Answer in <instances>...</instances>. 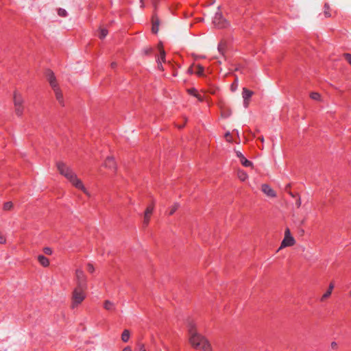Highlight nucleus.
Here are the masks:
<instances>
[{
  "label": "nucleus",
  "instance_id": "obj_1",
  "mask_svg": "<svg viewBox=\"0 0 351 351\" xmlns=\"http://www.w3.org/2000/svg\"><path fill=\"white\" fill-rule=\"evenodd\" d=\"M56 166L60 173L69 180L75 188L82 191L87 196H90V193L84 187L82 182L77 178L76 174L70 167H67L63 162H58Z\"/></svg>",
  "mask_w": 351,
  "mask_h": 351
},
{
  "label": "nucleus",
  "instance_id": "obj_2",
  "mask_svg": "<svg viewBox=\"0 0 351 351\" xmlns=\"http://www.w3.org/2000/svg\"><path fill=\"white\" fill-rule=\"evenodd\" d=\"M189 327V331L191 335L190 343L192 346L195 349L203 351H211L212 347L210 343L204 337L196 332L195 324L191 323Z\"/></svg>",
  "mask_w": 351,
  "mask_h": 351
},
{
  "label": "nucleus",
  "instance_id": "obj_3",
  "mask_svg": "<svg viewBox=\"0 0 351 351\" xmlns=\"http://www.w3.org/2000/svg\"><path fill=\"white\" fill-rule=\"evenodd\" d=\"M87 288L75 287L72 293L71 308H75L86 298Z\"/></svg>",
  "mask_w": 351,
  "mask_h": 351
},
{
  "label": "nucleus",
  "instance_id": "obj_4",
  "mask_svg": "<svg viewBox=\"0 0 351 351\" xmlns=\"http://www.w3.org/2000/svg\"><path fill=\"white\" fill-rule=\"evenodd\" d=\"M76 287L88 288L86 276L82 269H77L75 271Z\"/></svg>",
  "mask_w": 351,
  "mask_h": 351
},
{
  "label": "nucleus",
  "instance_id": "obj_5",
  "mask_svg": "<svg viewBox=\"0 0 351 351\" xmlns=\"http://www.w3.org/2000/svg\"><path fill=\"white\" fill-rule=\"evenodd\" d=\"M213 24L217 28H225L228 25V22L223 18L221 12H216L213 19Z\"/></svg>",
  "mask_w": 351,
  "mask_h": 351
},
{
  "label": "nucleus",
  "instance_id": "obj_6",
  "mask_svg": "<svg viewBox=\"0 0 351 351\" xmlns=\"http://www.w3.org/2000/svg\"><path fill=\"white\" fill-rule=\"evenodd\" d=\"M45 74H46L47 80L49 82L50 86H51L52 88L58 86L56 82V80L54 73L52 71L47 70Z\"/></svg>",
  "mask_w": 351,
  "mask_h": 351
},
{
  "label": "nucleus",
  "instance_id": "obj_7",
  "mask_svg": "<svg viewBox=\"0 0 351 351\" xmlns=\"http://www.w3.org/2000/svg\"><path fill=\"white\" fill-rule=\"evenodd\" d=\"M261 190L266 195L269 197H275L276 196L275 191L270 187L269 185L267 184H262Z\"/></svg>",
  "mask_w": 351,
  "mask_h": 351
},
{
  "label": "nucleus",
  "instance_id": "obj_8",
  "mask_svg": "<svg viewBox=\"0 0 351 351\" xmlns=\"http://www.w3.org/2000/svg\"><path fill=\"white\" fill-rule=\"evenodd\" d=\"M295 239L292 236L285 237L284 239L281 243L280 249L285 247L293 246L295 244Z\"/></svg>",
  "mask_w": 351,
  "mask_h": 351
},
{
  "label": "nucleus",
  "instance_id": "obj_9",
  "mask_svg": "<svg viewBox=\"0 0 351 351\" xmlns=\"http://www.w3.org/2000/svg\"><path fill=\"white\" fill-rule=\"evenodd\" d=\"M104 165L110 169H116V162L114 158L112 156H108L104 161Z\"/></svg>",
  "mask_w": 351,
  "mask_h": 351
},
{
  "label": "nucleus",
  "instance_id": "obj_10",
  "mask_svg": "<svg viewBox=\"0 0 351 351\" xmlns=\"http://www.w3.org/2000/svg\"><path fill=\"white\" fill-rule=\"evenodd\" d=\"M53 90L55 93L56 99L58 101L59 104L62 106H64V102L63 99V95L59 86H57L56 87L53 88Z\"/></svg>",
  "mask_w": 351,
  "mask_h": 351
},
{
  "label": "nucleus",
  "instance_id": "obj_11",
  "mask_svg": "<svg viewBox=\"0 0 351 351\" xmlns=\"http://www.w3.org/2000/svg\"><path fill=\"white\" fill-rule=\"evenodd\" d=\"M38 261L39 263L45 267H48L49 265V260L47 257H45L44 255H42V254L38 255Z\"/></svg>",
  "mask_w": 351,
  "mask_h": 351
},
{
  "label": "nucleus",
  "instance_id": "obj_12",
  "mask_svg": "<svg viewBox=\"0 0 351 351\" xmlns=\"http://www.w3.org/2000/svg\"><path fill=\"white\" fill-rule=\"evenodd\" d=\"M153 25L152 31L154 34H157L158 32L159 20L158 18L153 16L152 18Z\"/></svg>",
  "mask_w": 351,
  "mask_h": 351
},
{
  "label": "nucleus",
  "instance_id": "obj_13",
  "mask_svg": "<svg viewBox=\"0 0 351 351\" xmlns=\"http://www.w3.org/2000/svg\"><path fill=\"white\" fill-rule=\"evenodd\" d=\"M14 105H23V99L21 95L16 92L14 94Z\"/></svg>",
  "mask_w": 351,
  "mask_h": 351
},
{
  "label": "nucleus",
  "instance_id": "obj_14",
  "mask_svg": "<svg viewBox=\"0 0 351 351\" xmlns=\"http://www.w3.org/2000/svg\"><path fill=\"white\" fill-rule=\"evenodd\" d=\"M165 51H164V49H160V57H158L156 60L159 68H160V67L162 68V62H165Z\"/></svg>",
  "mask_w": 351,
  "mask_h": 351
},
{
  "label": "nucleus",
  "instance_id": "obj_15",
  "mask_svg": "<svg viewBox=\"0 0 351 351\" xmlns=\"http://www.w3.org/2000/svg\"><path fill=\"white\" fill-rule=\"evenodd\" d=\"M254 93L252 90H248L247 88H243L242 91V97L243 99H250L253 95Z\"/></svg>",
  "mask_w": 351,
  "mask_h": 351
},
{
  "label": "nucleus",
  "instance_id": "obj_16",
  "mask_svg": "<svg viewBox=\"0 0 351 351\" xmlns=\"http://www.w3.org/2000/svg\"><path fill=\"white\" fill-rule=\"evenodd\" d=\"M187 93L189 95L197 97L199 101H202V97L199 94L197 93V90L196 88H189V89H187Z\"/></svg>",
  "mask_w": 351,
  "mask_h": 351
},
{
  "label": "nucleus",
  "instance_id": "obj_17",
  "mask_svg": "<svg viewBox=\"0 0 351 351\" xmlns=\"http://www.w3.org/2000/svg\"><path fill=\"white\" fill-rule=\"evenodd\" d=\"M130 333L127 329L124 330L121 335V340L123 342H128L130 339Z\"/></svg>",
  "mask_w": 351,
  "mask_h": 351
},
{
  "label": "nucleus",
  "instance_id": "obj_18",
  "mask_svg": "<svg viewBox=\"0 0 351 351\" xmlns=\"http://www.w3.org/2000/svg\"><path fill=\"white\" fill-rule=\"evenodd\" d=\"M237 175H238V178H239V180L243 181V182L246 180L247 178H248V176L246 173V172H245L243 170H239L238 173H237Z\"/></svg>",
  "mask_w": 351,
  "mask_h": 351
},
{
  "label": "nucleus",
  "instance_id": "obj_19",
  "mask_svg": "<svg viewBox=\"0 0 351 351\" xmlns=\"http://www.w3.org/2000/svg\"><path fill=\"white\" fill-rule=\"evenodd\" d=\"M154 209V204L152 203V204L149 205L144 213V215L151 217L152 214L153 213Z\"/></svg>",
  "mask_w": 351,
  "mask_h": 351
},
{
  "label": "nucleus",
  "instance_id": "obj_20",
  "mask_svg": "<svg viewBox=\"0 0 351 351\" xmlns=\"http://www.w3.org/2000/svg\"><path fill=\"white\" fill-rule=\"evenodd\" d=\"M104 307L108 311H112L114 309V304L109 300H106L104 302Z\"/></svg>",
  "mask_w": 351,
  "mask_h": 351
},
{
  "label": "nucleus",
  "instance_id": "obj_21",
  "mask_svg": "<svg viewBox=\"0 0 351 351\" xmlns=\"http://www.w3.org/2000/svg\"><path fill=\"white\" fill-rule=\"evenodd\" d=\"M15 112L17 116L21 117L23 113V105H14Z\"/></svg>",
  "mask_w": 351,
  "mask_h": 351
},
{
  "label": "nucleus",
  "instance_id": "obj_22",
  "mask_svg": "<svg viewBox=\"0 0 351 351\" xmlns=\"http://www.w3.org/2000/svg\"><path fill=\"white\" fill-rule=\"evenodd\" d=\"M204 68L200 64H197L196 66V71H195V73L198 76H203L204 75Z\"/></svg>",
  "mask_w": 351,
  "mask_h": 351
},
{
  "label": "nucleus",
  "instance_id": "obj_23",
  "mask_svg": "<svg viewBox=\"0 0 351 351\" xmlns=\"http://www.w3.org/2000/svg\"><path fill=\"white\" fill-rule=\"evenodd\" d=\"M241 164L246 167H252V162L247 159H246L244 156H242V158H241Z\"/></svg>",
  "mask_w": 351,
  "mask_h": 351
},
{
  "label": "nucleus",
  "instance_id": "obj_24",
  "mask_svg": "<svg viewBox=\"0 0 351 351\" xmlns=\"http://www.w3.org/2000/svg\"><path fill=\"white\" fill-rule=\"evenodd\" d=\"M329 10H330L329 5L328 3H325L324 13V15L326 17L331 16V14L330 13Z\"/></svg>",
  "mask_w": 351,
  "mask_h": 351
},
{
  "label": "nucleus",
  "instance_id": "obj_25",
  "mask_svg": "<svg viewBox=\"0 0 351 351\" xmlns=\"http://www.w3.org/2000/svg\"><path fill=\"white\" fill-rule=\"evenodd\" d=\"M179 208V204L176 203L174 204L171 208H170L169 210V215H173V213L178 210V208Z\"/></svg>",
  "mask_w": 351,
  "mask_h": 351
},
{
  "label": "nucleus",
  "instance_id": "obj_26",
  "mask_svg": "<svg viewBox=\"0 0 351 351\" xmlns=\"http://www.w3.org/2000/svg\"><path fill=\"white\" fill-rule=\"evenodd\" d=\"M108 35V30L106 29H101L99 32V37L100 39H104Z\"/></svg>",
  "mask_w": 351,
  "mask_h": 351
},
{
  "label": "nucleus",
  "instance_id": "obj_27",
  "mask_svg": "<svg viewBox=\"0 0 351 351\" xmlns=\"http://www.w3.org/2000/svg\"><path fill=\"white\" fill-rule=\"evenodd\" d=\"M58 14L61 17H66L67 16V12L63 8H59L58 10Z\"/></svg>",
  "mask_w": 351,
  "mask_h": 351
},
{
  "label": "nucleus",
  "instance_id": "obj_28",
  "mask_svg": "<svg viewBox=\"0 0 351 351\" xmlns=\"http://www.w3.org/2000/svg\"><path fill=\"white\" fill-rule=\"evenodd\" d=\"M13 206V204L11 202H7L3 204V210H10Z\"/></svg>",
  "mask_w": 351,
  "mask_h": 351
},
{
  "label": "nucleus",
  "instance_id": "obj_29",
  "mask_svg": "<svg viewBox=\"0 0 351 351\" xmlns=\"http://www.w3.org/2000/svg\"><path fill=\"white\" fill-rule=\"evenodd\" d=\"M310 97L313 100H319L320 99V95L315 92L311 93Z\"/></svg>",
  "mask_w": 351,
  "mask_h": 351
},
{
  "label": "nucleus",
  "instance_id": "obj_30",
  "mask_svg": "<svg viewBox=\"0 0 351 351\" xmlns=\"http://www.w3.org/2000/svg\"><path fill=\"white\" fill-rule=\"evenodd\" d=\"M238 86V79L236 78L234 82L231 84V90L232 91H235Z\"/></svg>",
  "mask_w": 351,
  "mask_h": 351
},
{
  "label": "nucleus",
  "instance_id": "obj_31",
  "mask_svg": "<svg viewBox=\"0 0 351 351\" xmlns=\"http://www.w3.org/2000/svg\"><path fill=\"white\" fill-rule=\"evenodd\" d=\"M43 252L47 255H51L53 253V251L51 247H45L43 248Z\"/></svg>",
  "mask_w": 351,
  "mask_h": 351
},
{
  "label": "nucleus",
  "instance_id": "obj_32",
  "mask_svg": "<svg viewBox=\"0 0 351 351\" xmlns=\"http://www.w3.org/2000/svg\"><path fill=\"white\" fill-rule=\"evenodd\" d=\"M152 51H153V49L152 47H147L143 50V53L145 55H149L152 52Z\"/></svg>",
  "mask_w": 351,
  "mask_h": 351
},
{
  "label": "nucleus",
  "instance_id": "obj_33",
  "mask_svg": "<svg viewBox=\"0 0 351 351\" xmlns=\"http://www.w3.org/2000/svg\"><path fill=\"white\" fill-rule=\"evenodd\" d=\"M151 217L144 215L143 226H147L149 224Z\"/></svg>",
  "mask_w": 351,
  "mask_h": 351
},
{
  "label": "nucleus",
  "instance_id": "obj_34",
  "mask_svg": "<svg viewBox=\"0 0 351 351\" xmlns=\"http://www.w3.org/2000/svg\"><path fill=\"white\" fill-rule=\"evenodd\" d=\"M87 270L90 273H93L95 271L94 266L91 263L87 264Z\"/></svg>",
  "mask_w": 351,
  "mask_h": 351
},
{
  "label": "nucleus",
  "instance_id": "obj_35",
  "mask_svg": "<svg viewBox=\"0 0 351 351\" xmlns=\"http://www.w3.org/2000/svg\"><path fill=\"white\" fill-rule=\"evenodd\" d=\"M331 295V293L330 291H328L322 295L321 300L324 301L326 298H328Z\"/></svg>",
  "mask_w": 351,
  "mask_h": 351
},
{
  "label": "nucleus",
  "instance_id": "obj_36",
  "mask_svg": "<svg viewBox=\"0 0 351 351\" xmlns=\"http://www.w3.org/2000/svg\"><path fill=\"white\" fill-rule=\"evenodd\" d=\"M344 57H345L346 60L351 64V54L345 53Z\"/></svg>",
  "mask_w": 351,
  "mask_h": 351
},
{
  "label": "nucleus",
  "instance_id": "obj_37",
  "mask_svg": "<svg viewBox=\"0 0 351 351\" xmlns=\"http://www.w3.org/2000/svg\"><path fill=\"white\" fill-rule=\"evenodd\" d=\"M6 241L5 237L0 232V243H5Z\"/></svg>",
  "mask_w": 351,
  "mask_h": 351
},
{
  "label": "nucleus",
  "instance_id": "obj_38",
  "mask_svg": "<svg viewBox=\"0 0 351 351\" xmlns=\"http://www.w3.org/2000/svg\"><path fill=\"white\" fill-rule=\"evenodd\" d=\"M223 49H224V45L222 43H219L218 45V50L219 51V52L223 53Z\"/></svg>",
  "mask_w": 351,
  "mask_h": 351
},
{
  "label": "nucleus",
  "instance_id": "obj_39",
  "mask_svg": "<svg viewBox=\"0 0 351 351\" xmlns=\"http://www.w3.org/2000/svg\"><path fill=\"white\" fill-rule=\"evenodd\" d=\"M138 350L139 351H146L145 348V346L143 343H138Z\"/></svg>",
  "mask_w": 351,
  "mask_h": 351
},
{
  "label": "nucleus",
  "instance_id": "obj_40",
  "mask_svg": "<svg viewBox=\"0 0 351 351\" xmlns=\"http://www.w3.org/2000/svg\"><path fill=\"white\" fill-rule=\"evenodd\" d=\"M225 136L226 138L227 141L231 142L232 139H231V135H230V132H227Z\"/></svg>",
  "mask_w": 351,
  "mask_h": 351
},
{
  "label": "nucleus",
  "instance_id": "obj_41",
  "mask_svg": "<svg viewBox=\"0 0 351 351\" xmlns=\"http://www.w3.org/2000/svg\"><path fill=\"white\" fill-rule=\"evenodd\" d=\"M249 105V99H243V106L245 108H247Z\"/></svg>",
  "mask_w": 351,
  "mask_h": 351
},
{
  "label": "nucleus",
  "instance_id": "obj_42",
  "mask_svg": "<svg viewBox=\"0 0 351 351\" xmlns=\"http://www.w3.org/2000/svg\"><path fill=\"white\" fill-rule=\"evenodd\" d=\"M287 236H291V232H290V230L289 228H287L285 230V237H287Z\"/></svg>",
  "mask_w": 351,
  "mask_h": 351
},
{
  "label": "nucleus",
  "instance_id": "obj_43",
  "mask_svg": "<svg viewBox=\"0 0 351 351\" xmlns=\"http://www.w3.org/2000/svg\"><path fill=\"white\" fill-rule=\"evenodd\" d=\"M334 289V284L332 282H331L330 285H329V287H328V291H330V293H332V289Z\"/></svg>",
  "mask_w": 351,
  "mask_h": 351
},
{
  "label": "nucleus",
  "instance_id": "obj_44",
  "mask_svg": "<svg viewBox=\"0 0 351 351\" xmlns=\"http://www.w3.org/2000/svg\"><path fill=\"white\" fill-rule=\"evenodd\" d=\"M237 156L240 159H241V158H242V156H244L241 154V152H237Z\"/></svg>",
  "mask_w": 351,
  "mask_h": 351
},
{
  "label": "nucleus",
  "instance_id": "obj_45",
  "mask_svg": "<svg viewBox=\"0 0 351 351\" xmlns=\"http://www.w3.org/2000/svg\"><path fill=\"white\" fill-rule=\"evenodd\" d=\"M188 73H190V74H192V73H195V71H193L192 67H190L188 69Z\"/></svg>",
  "mask_w": 351,
  "mask_h": 351
},
{
  "label": "nucleus",
  "instance_id": "obj_46",
  "mask_svg": "<svg viewBox=\"0 0 351 351\" xmlns=\"http://www.w3.org/2000/svg\"><path fill=\"white\" fill-rule=\"evenodd\" d=\"M123 351H132V349L130 347L128 346V347H125Z\"/></svg>",
  "mask_w": 351,
  "mask_h": 351
},
{
  "label": "nucleus",
  "instance_id": "obj_47",
  "mask_svg": "<svg viewBox=\"0 0 351 351\" xmlns=\"http://www.w3.org/2000/svg\"><path fill=\"white\" fill-rule=\"evenodd\" d=\"M337 343H336V342H332V343H331V347H332V348H335L337 347Z\"/></svg>",
  "mask_w": 351,
  "mask_h": 351
},
{
  "label": "nucleus",
  "instance_id": "obj_48",
  "mask_svg": "<svg viewBox=\"0 0 351 351\" xmlns=\"http://www.w3.org/2000/svg\"><path fill=\"white\" fill-rule=\"evenodd\" d=\"M141 8H143V7H144V2H143V0H141Z\"/></svg>",
  "mask_w": 351,
  "mask_h": 351
},
{
  "label": "nucleus",
  "instance_id": "obj_49",
  "mask_svg": "<svg viewBox=\"0 0 351 351\" xmlns=\"http://www.w3.org/2000/svg\"><path fill=\"white\" fill-rule=\"evenodd\" d=\"M296 204H297L298 206H300V204H301L300 199H299V200L297 202V203H296Z\"/></svg>",
  "mask_w": 351,
  "mask_h": 351
},
{
  "label": "nucleus",
  "instance_id": "obj_50",
  "mask_svg": "<svg viewBox=\"0 0 351 351\" xmlns=\"http://www.w3.org/2000/svg\"><path fill=\"white\" fill-rule=\"evenodd\" d=\"M116 66V63L113 62L112 63V67H114Z\"/></svg>",
  "mask_w": 351,
  "mask_h": 351
},
{
  "label": "nucleus",
  "instance_id": "obj_51",
  "mask_svg": "<svg viewBox=\"0 0 351 351\" xmlns=\"http://www.w3.org/2000/svg\"><path fill=\"white\" fill-rule=\"evenodd\" d=\"M259 138L261 140V141H263V137H261V138Z\"/></svg>",
  "mask_w": 351,
  "mask_h": 351
},
{
  "label": "nucleus",
  "instance_id": "obj_52",
  "mask_svg": "<svg viewBox=\"0 0 351 351\" xmlns=\"http://www.w3.org/2000/svg\"><path fill=\"white\" fill-rule=\"evenodd\" d=\"M350 295H351V291H350Z\"/></svg>",
  "mask_w": 351,
  "mask_h": 351
}]
</instances>
